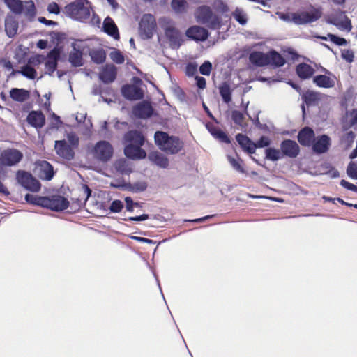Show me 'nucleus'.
Returning <instances> with one entry per match:
<instances>
[{
  "mask_svg": "<svg viewBox=\"0 0 357 357\" xmlns=\"http://www.w3.org/2000/svg\"><path fill=\"white\" fill-rule=\"evenodd\" d=\"M91 3L88 0H75L63 8V13L69 17L79 22H85L90 17Z\"/></svg>",
  "mask_w": 357,
  "mask_h": 357,
  "instance_id": "obj_1",
  "label": "nucleus"
},
{
  "mask_svg": "<svg viewBox=\"0 0 357 357\" xmlns=\"http://www.w3.org/2000/svg\"><path fill=\"white\" fill-rule=\"evenodd\" d=\"M155 144L162 151L169 154H176L184 146L183 142L176 136H169L167 132L157 131L154 135Z\"/></svg>",
  "mask_w": 357,
  "mask_h": 357,
  "instance_id": "obj_2",
  "label": "nucleus"
},
{
  "mask_svg": "<svg viewBox=\"0 0 357 357\" xmlns=\"http://www.w3.org/2000/svg\"><path fill=\"white\" fill-rule=\"evenodd\" d=\"M194 15L198 23L204 24L212 30L220 29L223 24L222 17L213 13L211 8L206 5L197 7Z\"/></svg>",
  "mask_w": 357,
  "mask_h": 357,
  "instance_id": "obj_3",
  "label": "nucleus"
},
{
  "mask_svg": "<svg viewBox=\"0 0 357 357\" xmlns=\"http://www.w3.org/2000/svg\"><path fill=\"white\" fill-rule=\"evenodd\" d=\"M321 15L322 11L320 8H316L312 7L310 12L301 11L299 13L284 14L282 16V19L291 20L294 24L301 25L316 22L321 18Z\"/></svg>",
  "mask_w": 357,
  "mask_h": 357,
  "instance_id": "obj_4",
  "label": "nucleus"
},
{
  "mask_svg": "<svg viewBox=\"0 0 357 357\" xmlns=\"http://www.w3.org/2000/svg\"><path fill=\"white\" fill-rule=\"evenodd\" d=\"M68 200L61 195H53L51 196L43 197V208H45L53 211H63L68 208Z\"/></svg>",
  "mask_w": 357,
  "mask_h": 357,
  "instance_id": "obj_5",
  "label": "nucleus"
},
{
  "mask_svg": "<svg viewBox=\"0 0 357 357\" xmlns=\"http://www.w3.org/2000/svg\"><path fill=\"white\" fill-rule=\"evenodd\" d=\"M16 179L27 190L36 192L41 188L40 183L28 172L18 170L16 173Z\"/></svg>",
  "mask_w": 357,
  "mask_h": 357,
  "instance_id": "obj_6",
  "label": "nucleus"
},
{
  "mask_svg": "<svg viewBox=\"0 0 357 357\" xmlns=\"http://www.w3.org/2000/svg\"><path fill=\"white\" fill-rule=\"evenodd\" d=\"M22 159L23 153L16 149H7L0 153V164L3 166H15Z\"/></svg>",
  "mask_w": 357,
  "mask_h": 357,
  "instance_id": "obj_7",
  "label": "nucleus"
},
{
  "mask_svg": "<svg viewBox=\"0 0 357 357\" xmlns=\"http://www.w3.org/2000/svg\"><path fill=\"white\" fill-rule=\"evenodd\" d=\"M156 28V22L151 14H145L142 16L139 22V32L144 38H152Z\"/></svg>",
  "mask_w": 357,
  "mask_h": 357,
  "instance_id": "obj_8",
  "label": "nucleus"
},
{
  "mask_svg": "<svg viewBox=\"0 0 357 357\" xmlns=\"http://www.w3.org/2000/svg\"><path fill=\"white\" fill-rule=\"evenodd\" d=\"M93 154L97 160L107 162L113 155V147L108 142L100 141L95 145Z\"/></svg>",
  "mask_w": 357,
  "mask_h": 357,
  "instance_id": "obj_9",
  "label": "nucleus"
},
{
  "mask_svg": "<svg viewBox=\"0 0 357 357\" xmlns=\"http://www.w3.org/2000/svg\"><path fill=\"white\" fill-rule=\"evenodd\" d=\"M91 195V190L90 188L84 184L79 188L77 193L71 197L72 205L75 206V211H79L84 207Z\"/></svg>",
  "mask_w": 357,
  "mask_h": 357,
  "instance_id": "obj_10",
  "label": "nucleus"
},
{
  "mask_svg": "<svg viewBox=\"0 0 357 357\" xmlns=\"http://www.w3.org/2000/svg\"><path fill=\"white\" fill-rule=\"evenodd\" d=\"M280 149L283 156L290 158H296L300 153V147L294 140L284 139L280 144Z\"/></svg>",
  "mask_w": 357,
  "mask_h": 357,
  "instance_id": "obj_11",
  "label": "nucleus"
},
{
  "mask_svg": "<svg viewBox=\"0 0 357 357\" xmlns=\"http://www.w3.org/2000/svg\"><path fill=\"white\" fill-rule=\"evenodd\" d=\"M60 49L55 47L47 54V61L45 63L46 73L52 75L56 70L58 61L60 59Z\"/></svg>",
  "mask_w": 357,
  "mask_h": 357,
  "instance_id": "obj_12",
  "label": "nucleus"
},
{
  "mask_svg": "<svg viewBox=\"0 0 357 357\" xmlns=\"http://www.w3.org/2000/svg\"><path fill=\"white\" fill-rule=\"evenodd\" d=\"M116 67L114 64L107 63L102 68L98 77L105 84H110L116 79Z\"/></svg>",
  "mask_w": 357,
  "mask_h": 357,
  "instance_id": "obj_13",
  "label": "nucleus"
},
{
  "mask_svg": "<svg viewBox=\"0 0 357 357\" xmlns=\"http://www.w3.org/2000/svg\"><path fill=\"white\" fill-rule=\"evenodd\" d=\"M36 169L37 175L42 180L50 181L54 174L52 165L46 160L38 162Z\"/></svg>",
  "mask_w": 357,
  "mask_h": 357,
  "instance_id": "obj_14",
  "label": "nucleus"
},
{
  "mask_svg": "<svg viewBox=\"0 0 357 357\" xmlns=\"http://www.w3.org/2000/svg\"><path fill=\"white\" fill-rule=\"evenodd\" d=\"M185 35L195 41H204L208 38L209 33L204 27L195 25L187 29Z\"/></svg>",
  "mask_w": 357,
  "mask_h": 357,
  "instance_id": "obj_15",
  "label": "nucleus"
},
{
  "mask_svg": "<svg viewBox=\"0 0 357 357\" xmlns=\"http://www.w3.org/2000/svg\"><path fill=\"white\" fill-rule=\"evenodd\" d=\"M121 93L124 98L130 100H138L144 97L142 90L133 84H126L121 88Z\"/></svg>",
  "mask_w": 357,
  "mask_h": 357,
  "instance_id": "obj_16",
  "label": "nucleus"
},
{
  "mask_svg": "<svg viewBox=\"0 0 357 357\" xmlns=\"http://www.w3.org/2000/svg\"><path fill=\"white\" fill-rule=\"evenodd\" d=\"M54 148L56 153L61 158L68 160L73 159L75 155L74 151L66 140L56 141Z\"/></svg>",
  "mask_w": 357,
  "mask_h": 357,
  "instance_id": "obj_17",
  "label": "nucleus"
},
{
  "mask_svg": "<svg viewBox=\"0 0 357 357\" xmlns=\"http://www.w3.org/2000/svg\"><path fill=\"white\" fill-rule=\"evenodd\" d=\"M297 138L301 145L310 146L314 141L315 134L312 128L306 126L298 132Z\"/></svg>",
  "mask_w": 357,
  "mask_h": 357,
  "instance_id": "obj_18",
  "label": "nucleus"
},
{
  "mask_svg": "<svg viewBox=\"0 0 357 357\" xmlns=\"http://www.w3.org/2000/svg\"><path fill=\"white\" fill-rule=\"evenodd\" d=\"M313 151L319 154L327 152L331 146V138L326 135H322L314 139L312 143Z\"/></svg>",
  "mask_w": 357,
  "mask_h": 357,
  "instance_id": "obj_19",
  "label": "nucleus"
},
{
  "mask_svg": "<svg viewBox=\"0 0 357 357\" xmlns=\"http://www.w3.org/2000/svg\"><path fill=\"white\" fill-rule=\"evenodd\" d=\"M124 153L128 158L132 160L144 159L146 156V151L141 146L127 144L124 148Z\"/></svg>",
  "mask_w": 357,
  "mask_h": 357,
  "instance_id": "obj_20",
  "label": "nucleus"
},
{
  "mask_svg": "<svg viewBox=\"0 0 357 357\" xmlns=\"http://www.w3.org/2000/svg\"><path fill=\"white\" fill-rule=\"evenodd\" d=\"M26 121L32 127L38 129L45 124V116L41 111H31L26 117Z\"/></svg>",
  "mask_w": 357,
  "mask_h": 357,
  "instance_id": "obj_21",
  "label": "nucleus"
},
{
  "mask_svg": "<svg viewBox=\"0 0 357 357\" xmlns=\"http://www.w3.org/2000/svg\"><path fill=\"white\" fill-rule=\"evenodd\" d=\"M124 140L128 143V144L142 146L145 142V137L140 131L133 130H130L125 134Z\"/></svg>",
  "mask_w": 357,
  "mask_h": 357,
  "instance_id": "obj_22",
  "label": "nucleus"
},
{
  "mask_svg": "<svg viewBox=\"0 0 357 357\" xmlns=\"http://www.w3.org/2000/svg\"><path fill=\"white\" fill-rule=\"evenodd\" d=\"M153 112L151 105L147 102H142L137 105L133 109L135 115L140 119H147Z\"/></svg>",
  "mask_w": 357,
  "mask_h": 357,
  "instance_id": "obj_23",
  "label": "nucleus"
},
{
  "mask_svg": "<svg viewBox=\"0 0 357 357\" xmlns=\"http://www.w3.org/2000/svg\"><path fill=\"white\" fill-rule=\"evenodd\" d=\"M236 139L244 151L249 154L255 153L256 146H255V143L248 136L238 133L236 135Z\"/></svg>",
  "mask_w": 357,
  "mask_h": 357,
  "instance_id": "obj_24",
  "label": "nucleus"
},
{
  "mask_svg": "<svg viewBox=\"0 0 357 357\" xmlns=\"http://www.w3.org/2000/svg\"><path fill=\"white\" fill-rule=\"evenodd\" d=\"M249 61L256 66L262 67L269 65L268 52L255 51L250 54Z\"/></svg>",
  "mask_w": 357,
  "mask_h": 357,
  "instance_id": "obj_25",
  "label": "nucleus"
},
{
  "mask_svg": "<svg viewBox=\"0 0 357 357\" xmlns=\"http://www.w3.org/2000/svg\"><path fill=\"white\" fill-rule=\"evenodd\" d=\"M206 128L211 135L220 142L225 144L231 143L230 137L219 127L213 124H207Z\"/></svg>",
  "mask_w": 357,
  "mask_h": 357,
  "instance_id": "obj_26",
  "label": "nucleus"
},
{
  "mask_svg": "<svg viewBox=\"0 0 357 357\" xmlns=\"http://www.w3.org/2000/svg\"><path fill=\"white\" fill-rule=\"evenodd\" d=\"M103 30L109 36L113 37L116 40L120 38L117 26L115 24L114 20L107 17L103 22Z\"/></svg>",
  "mask_w": 357,
  "mask_h": 357,
  "instance_id": "obj_27",
  "label": "nucleus"
},
{
  "mask_svg": "<svg viewBox=\"0 0 357 357\" xmlns=\"http://www.w3.org/2000/svg\"><path fill=\"white\" fill-rule=\"evenodd\" d=\"M165 33L172 45H180L181 33L173 25H167L165 29Z\"/></svg>",
  "mask_w": 357,
  "mask_h": 357,
  "instance_id": "obj_28",
  "label": "nucleus"
},
{
  "mask_svg": "<svg viewBox=\"0 0 357 357\" xmlns=\"http://www.w3.org/2000/svg\"><path fill=\"white\" fill-rule=\"evenodd\" d=\"M268 57L269 65L274 68H280L283 66L285 63V59L277 51L271 50L268 52Z\"/></svg>",
  "mask_w": 357,
  "mask_h": 357,
  "instance_id": "obj_29",
  "label": "nucleus"
},
{
  "mask_svg": "<svg viewBox=\"0 0 357 357\" xmlns=\"http://www.w3.org/2000/svg\"><path fill=\"white\" fill-rule=\"evenodd\" d=\"M296 71L301 79H306L310 78L315 70L310 65L302 63L296 66Z\"/></svg>",
  "mask_w": 357,
  "mask_h": 357,
  "instance_id": "obj_30",
  "label": "nucleus"
},
{
  "mask_svg": "<svg viewBox=\"0 0 357 357\" xmlns=\"http://www.w3.org/2000/svg\"><path fill=\"white\" fill-rule=\"evenodd\" d=\"M10 97L16 102H23L30 97V92L24 89L13 88L10 91Z\"/></svg>",
  "mask_w": 357,
  "mask_h": 357,
  "instance_id": "obj_31",
  "label": "nucleus"
},
{
  "mask_svg": "<svg viewBox=\"0 0 357 357\" xmlns=\"http://www.w3.org/2000/svg\"><path fill=\"white\" fill-rule=\"evenodd\" d=\"M149 159L161 168H167L169 165L168 158L158 151L151 152L149 155Z\"/></svg>",
  "mask_w": 357,
  "mask_h": 357,
  "instance_id": "obj_32",
  "label": "nucleus"
},
{
  "mask_svg": "<svg viewBox=\"0 0 357 357\" xmlns=\"http://www.w3.org/2000/svg\"><path fill=\"white\" fill-rule=\"evenodd\" d=\"M313 82L321 88H332L335 86V80L326 75H319L313 77Z\"/></svg>",
  "mask_w": 357,
  "mask_h": 357,
  "instance_id": "obj_33",
  "label": "nucleus"
},
{
  "mask_svg": "<svg viewBox=\"0 0 357 357\" xmlns=\"http://www.w3.org/2000/svg\"><path fill=\"white\" fill-rule=\"evenodd\" d=\"M302 99L307 106L315 105L321 100V93L308 90L303 93Z\"/></svg>",
  "mask_w": 357,
  "mask_h": 357,
  "instance_id": "obj_34",
  "label": "nucleus"
},
{
  "mask_svg": "<svg viewBox=\"0 0 357 357\" xmlns=\"http://www.w3.org/2000/svg\"><path fill=\"white\" fill-rule=\"evenodd\" d=\"M219 93L225 103H229L231 101V90L227 82H223L219 86Z\"/></svg>",
  "mask_w": 357,
  "mask_h": 357,
  "instance_id": "obj_35",
  "label": "nucleus"
},
{
  "mask_svg": "<svg viewBox=\"0 0 357 357\" xmlns=\"http://www.w3.org/2000/svg\"><path fill=\"white\" fill-rule=\"evenodd\" d=\"M90 56L92 61L97 64L103 63L106 59V52L103 49L91 51Z\"/></svg>",
  "mask_w": 357,
  "mask_h": 357,
  "instance_id": "obj_36",
  "label": "nucleus"
},
{
  "mask_svg": "<svg viewBox=\"0 0 357 357\" xmlns=\"http://www.w3.org/2000/svg\"><path fill=\"white\" fill-rule=\"evenodd\" d=\"M171 6L176 13H184L189 6L185 0H172Z\"/></svg>",
  "mask_w": 357,
  "mask_h": 357,
  "instance_id": "obj_37",
  "label": "nucleus"
},
{
  "mask_svg": "<svg viewBox=\"0 0 357 357\" xmlns=\"http://www.w3.org/2000/svg\"><path fill=\"white\" fill-rule=\"evenodd\" d=\"M18 23L14 20H6L5 22V31L7 35L11 38L13 37L17 31Z\"/></svg>",
  "mask_w": 357,
  "mask_h": 357,
  "instance_id": "obj_38",
  "label": "nucleus"
},
{
  "mask_svg": "<svg viewBox=\"0 0 357 357\" xmlns=\"http://www.w3.org/2000/svg\"><path fill=\"white\" fill-rule=\"evenodd\" d=\"M7 6L15 14H21L23 12V4L20 0H4Z\"/></svg>",
  "mask_w": 357,
  "mask_h": 357,
  "instance_id": "obj_39",
  "label": "nucleus"
},
{
  "mask_svg": "<svg viewBox=\"0 0 357 357\" xmlns=\"http://www.w3.org/2000/svg\"><path fill=\"white\" fill-rule=\"evenodd\" d=\"M69 61L75 67H79L83 65L82 53L81 51L75 50L70 53Z\"/></svg>",
  "mask_w": 357,
  "mask_h": 357,
  "instance_id": "obj_40",
  "label": "nucleus"
},
{
  "mask_svg": "<svg viewBox=\"0 0 357 357\" xmlns=\"http://www.w3.org/2000/svg\"><path fill=\"white\" fill-rule=\"evenodd\" d=\"M231 119L236 125L241 128H245L247 126L245 121V115L238 110H233L231 112Z\"/></svg>",
  "mask_w": 357,
  "mask_h": 357,
  "instance_id": "obj_41",
  "label": "nucleus"
},
{
  "mask_svg": "<svg viewBox=\"0 0 357 357\" xmlns=\"http://www.w3.org/2000/svg\"><path fill=\"white\" fill-rule=\"evenodd\" d=\"M265 153L266 158L271 161H277L283 156L281 151L274 148L266 149Z\"/></svg>",
  "mask_w": 357,
  "mask_h": 357,
  "instance_id": "obj_42",
  "label": "nucleus"
},
{
  "mask_svg": "<svg viewBox=\"0 0 357 357\" xmlns=\"http://www.w3.org/2000/svg\"><path fill=\"white\" fill-rule=\"evenodd\" d=\"M20 73L30 79H34L36 77V70L29 65L24 66Z\"/></svg>",
  "mask_w": 357,
  "mask_h": 357,
  "instance_id": "obj_43",
  "label": "nucleus"
},
{
  "mask_svg": "<svg viewBox=\"0 0 357 357\" xmlns=\"http://www.w3.org/2000/svg\"><path fill=\"white\" fill-rule=\"evenodd\" d=\"M227 159L231 165V167L236 171H238L240 173L244 174L245 173V170L243 167L241 163H243V160L241 158H238V160H236L231 156L229 155L227 157Z\"/></svg>",
  "mask_w": 357,
  "mask_h": 357,
  "instance_id": "obj_44",
  "label": "nucleus"
},
{
  "mask_svg": "<svg viewBox=\"0 0 357 357\" xmlns=\"http://www.w3.org/2000/svg\"><path fill=\"white\" fill-rule=\"evenodd\" d=\"M43 197L44 196H38L31 194H26L25 196V199L29 204L42 207Z\"/></svg>",
  "mask_w": 357,
  "mask_h": 357,
  "instance_id": "obj_45",
  "label": "nucleus"
},
{
  "mask_svg": "<svg viewBox=\"0 0 357 357\" xmlns=\"http://www.w3.org/2000/svg\"><path fill=\"white\" fill-rule=\"evenodd\" d=\"M23 11L26 17L33 18L36 15L34 3L31 1L26 2L24 8H23Z\"/></svg>",
  "mask_w": 357,
  "mask_h": 357,
  "instance_id": "obj_46",
  "label": "nucleus"
},
{
  "mask_svg": "<svg viewBox=\"0 0 357 357\" xmlns=\"http://www.w3.org/2000/svg\"><path fill=\"white\" fill-rule=\"evenodd\" d=\"M109 56L111 59L117 64H121L125 61V57L121 53V52L116 49L112 51L110 53Z\"/></svg>",
  "mask_w": 357,
  "mask_h": 357,
  "instance_id": "obj_47",
  "label": "nucleus"
},
{
  "mask_svg": "<svg viewBox=\"0 0 357 357\" xmlns=\"http://www.w3.org/2000/svg\"><path fill=\"white\" fill-rule=\"evenodd\" d=\"M115 167L118 171L122 173L128 174L131 172V169L128 167V164L126 160H120L116 161L115 163Z\"/></svg>",
  "mask_w": 357,
  "mask_h": 357,
  "instance_id": "obj_48",
  "label": "nucleus"
},
{
  "mask_svg": "<svg viewBox=\"0 0 357 357\" xmlns=\"http://www.w3.org/2000/svg\"><path fill=\"white\" fill-rule=\"evenodd\" d=\"M234 18L241 25H244L247 22V18L243 11L239 8H236L233 13Z\"/></svg>",
  "mask_w": 357,
  "mask_h": 357,
  "instance_id": "obj_49",
  "label": "nucleus"
},
{
  "mask_svg": "<svg viewBox=\"0 0 357 357\" xmlns=\"http://www.w3.org/2000/svg\"><path fill=\"white\" fill-rule=\"evenodd\" d=\"M349 117V121L348 124L344 126V130L351 128L357 123V109H354L350 112Z\"/></svg>",
  "mask_w": 357,
  "mask_h": 357,
  "instance_id": "obj_50",
  "label": "nucleus"
},
{
  "mask_svg": "<svg viewBox=\"0 0 357 357\" xmlns=\"http://www.w3.org/2000/svg\"><path fill=\"white\" fill-rule=\"evenodd\" d=\"M347 174L350 178L357 179V164L350 162L347 166Z\"/></svg>",
  "mask_w": 357,
  "mask_h": 357,
  "instance_id": "obj_51",
  "label": "nucleus"
},
{
  "mask_svg": "<svg viewBox=\"0 0 357 357\" xmlns=\"http://www.w3.org/2000/svg\"><path fill=\"white\" fill-rule=\"evenodd\" d=\"M212 70V64L208 61H204L199 67V72L202 75H209Z\"/></svg>",
  "mask_w": 357,
  "mask_h": 357,
  "instance_id": "obj_52",
  "label": "nucleus"
},
{
  "mask_svg": "<svg viewBox=\"0 0 357 357\" xmlns=\"http://www.w3.org/2000/svg\"><path fill=\"white\" fill-rule=\"evenodd\" d=\"M328 37L330 38L331 42L339 46L345 45L347 43L346 39L344 38L338 37L332 33H328Z\"/></svg>",
  "mask_w": 357,
  "mask_h": 357,
  "instance_id": "obj_53",
  "label": "nucleus"
},
{
  "mask_svg": "<svg viewBox=\"0 0 357 357\" xmlns=\"http://www.w3.org/2000/svg\"><path fill=\"white\" fill-rule=\"evenodd\" d=\"M123 208V204L120 200H114L112 202L109 209L113 213H119Z\"/></svg>",
  "mask_w": 357,
  "mask_h": 357,
  "instance_id": "obj_54",
  "label": "nucleus"
},
{
  "mask_svg": "<svg viewBox=\"0 0 357 357\" xmlns=\"http://www.w3.org/2000/svg\"><path fill=\"white\" fill-rule=\"evenodd\" d=\"M197 72V64L195 62L189 63L185 68L188 76H193Z\"/></svg>",
  "mask_w": 357,
  "mask_h": 357,
  "instance_id": "obj_55",
  "label": "nucleus"
},
{
  "mask_svg": "<svg viewBox=\"0 0 357 357\" xmlns=\"http://www.w3.org/2000/svg\"><path fill=\"white\" fill-rule=\"evenodd\" d=\"M270 144V139L266 136H262L256 143H255V146H256V149L263 148L269 146Z\"/></svg>",
  "mask_w": 357,
  "mask_h": 357,
  "instance_id": "obj_56",
  "label": "nucleus"
},
{
  "mask_svg": "<svg viewBox=\"0 0 357 357\" xmlns=\"http://www.w3.org/2000/svg\"><path fill=\"white\" fill-rule=\"evenodd\" d=\"M356 135L353 131L347 132L342 137V140L350 146L354 141Z\"/></svg>",
  "mask_w": 357,
  "mask_h": 357,
  "instance_id": "obj_57",
  "label": "nucleus"
},
{
  "mask_svg": "<svg viewBox=\"0 0 357 357\" xmlns=\"http://www.w3.org/2000/svg\"><path fill=\"white\" fill-rule=\"evenodd\" d=\"M337 26L340 29L347 30L348 31H351L352 28L351 20L348 17H346L345 20L342 21Z\"/></svg>",
  "mask_w": 357,
  "mask_h": 357,
  "instance_id": "obj_58",
  "label": "nucleus"
},
{
  "mask_svg": "<svg viewBox=\"0 0 357 357\" xmlns=\"http://www.w3.org/2000/svg\"><path fill=\"white\" fill-rule=\"evenodd\" d=\"M342 57L347 61L351 63L354 60V53L351 50H345L342 52Z\"/></svg>",
  "mask_w": 357,
  "mask_h": 357,
  "instance_id": "obj_59",
  "label": "nucleus"
},
{
  "mask_svg": "<svg viewBox=\"0 0 357 357\" xmlns=\"http://www.w3.org/2000/svg\"><path fill=\"white\" fill-rule=\"evenodd\" d=\"M340 185L345 188L347 190H351V191H354V192H357V186H356L355 185H354L353 183H351L348 181H347L346 180L344 179H342L341 181H340Z\"/></svg>",
  "mask_w": 357,
  "mask_h": 357,
  "instance_id": "obj_60",
  "label": "nucleus"
},
{
  "mask_svg": "<svg viewBox=\"0 0 357 357\" xmlns=\"http://www.w3.org/2000/svg\"><path fill=\"white\" fill-rule=\"evenodd\" d=\"M47 10L50 13H54L57 15L60 13V8L56 3L52 2L48 5Z\"/></svg>",
  "mask_w": 357,
  "mask_h": 357,
  "instance_id": "obj_61",
  "label": "nucleus"
},
{
  "mask_svg": "<svg viewBox=\"0 0 357 357\" xmlns=\"http://www.w3.org/2000/svg\"><path fill=\"white\" fill-rule=\"evenodd\" d=\"M126 202V207L127 211L132 212L133 211V206L134 205L137 206L138 203H134L132 198L130 197H127L125 198Z\"/></svg>",
  "mask_w": 357,
  "mask_h": 357,
  "instance_id": "obj_62",
  "label": "nucleus"
},
{
  "mask_svg": "<svg viewBox=\"0 0 357 357\" xmlns=\"http://www.w3.org/2000/svg\"><path fill=\"white\" fill-rule=\"evenodd\" d=\"M195 79L197 81V86L200 89H204L206 88V82L205 78L200 76H196Z\"/></svg>",
  "mask_w": 357,
  "mask_h": 357,
  "instance_id": "obj_63",
  "label": "nucleus"
},
{
  "mask_svg": "<svg viewBox=\"0 0 357 357\" xmlns=\"http://www.w3.org/2000/svg\"><path fill=\"white\" fill-rule=\"evenodd\" d=\"M284 53L286 54L285 55L287 56H289L292 61H295L298 57V54L296 52H294L292 49H289L287 51H284Z\"/></svg>",
  "mask_w": 357,
  "mask_h": 357,
  "instance_id": "obj_64",
  "label": "nucleus"
}]
</instances>
